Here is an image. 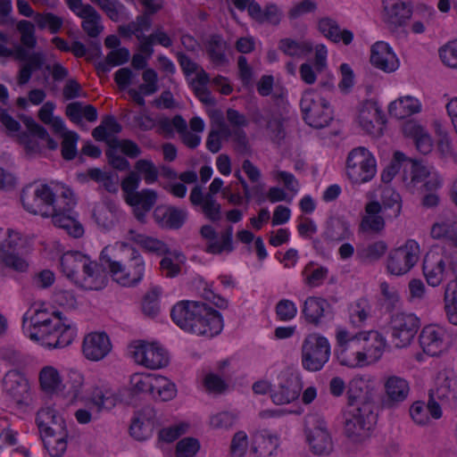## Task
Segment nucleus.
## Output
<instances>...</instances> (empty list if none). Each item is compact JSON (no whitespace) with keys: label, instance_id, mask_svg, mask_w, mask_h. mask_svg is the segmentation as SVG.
Returning <instances> with one entry per match:
<instances>
[{"label":"nucleus","instance_id":"nucleus-57","mask_svg":"<svg viewBox=\"0 0 457 457\" xmlns=\"http://www.w3.org/2000/svg\"><path fill=\"white\" fill-rule=\"evenodd\" d=\"M22 238L19 232L8 229L4 232V238L0 241V254L17 253Z\"/></svg>","mask_w":457,"mask_h":457},{"label":"nucleus","instance_id":"nucleus-59","mask_svg":"<svg viewBox=\"0 0 457 457\" xmlns=\"http://www.w3.org/2000/svg\"><path fill=\"white\" fill-rule=\"evenodd\" d=\"M62 136V155L65 160H73L77 155L79 135L74 131H67Z\"/></svg>","mask_w":457,"mask_h":457},{"label":"nucleus","instance_id":"nucleus-31","mask_svg":"<svg viewBox=\"0 0 457 457\" xmlns=\"http://www.w3.org/2000/svg\"><path fill=\"white\" fill-rule=\"evenodd\" d=\"M76 336V328L71 323H66L62 318V325L54 328L41 344L48 348H63L71 344Z\"/></svg>","mask_w":457,"mask_h":457},{"label":"nucleus","instance_id":"nucleus-28","mask_svg":"<svg viewBox=\"0 0 457 457\" xmlns=\"http://www.w3.org/2000/svg\"><path fill=\"white\" fill-rule=\"evenodd\" d=\"M366 215L361 219L360 230L367 235L379 234L385 228V220L379 213L382 206L378 201H371L365 206Z\"/></svg>","mask_w":457,"mask_h":457},{"label":"nucleus","instance_id":"nucleus-7","mask_svg":"<svg viewBox=\"0 0 457 457\" xmlns=\"http://www.w3.org/2000/svg\"><path fill=\"white\" fill-rule=\"evenodd\" d=\"M376 172L375 157L367 148L359 146L348 154L346 173L353 183H366L374 178Z\"/></svg>","mask_w":457,"mask_h":457},{"label":"nucleus","instance_id":"nucleus-53","mask_svg":"<svg viewBox=\"0 0 457 457\" xmlns=\"http://www.w3.org/2000/svg\"><path fill=\"white\" fill-rule=\"evenodd\" d=\"M370 305L364 299L357 301L350 307V321L356 327H361L367 320L370 313Z\"/></svg>","mask_w":457,"mask_h":457},{"label":"nucleus","instance_id":"nucleus-50","mask_svg":"<svg viewBox=\"0 0 457 457\" xmlns=\"http://www.w3.org/2000/svg\"><path fill=\"white\" fill-rule=\"evenodd\" d=\"M91 399L99 411L112 409L118 401L117 396L109 390L104 391L98 387L93 390Z\"/></svg>","mask_w":457,"mask_h":457},{"label":"nucleus","instance_id":"nucleus-36","mask_svg":"<svg viewBox=\"0 0 457 457\" xmlns=\"http://www.w3.org/2000/svg\"><path fill=\"white\" fill-rule=\"evenodd\" d=\"M278 48L292 57H304L313 51L312 42L304 39L284 38L278 43Z\"/></svg>","mask_w":457,"mask_h":457},{"label":"nucleus","instance_id":"nucleus-39","mask_svg":"<svg viewBox=\"0 0 457 457\" xmlns=\"http://www.w3.org/2000/svg\"><path fill=\"white\" fill-rule=\"evenodd\" d=\"M129 240L137 243L150 253H156L157 255H162L169 253L168 246L163 242L156 238L137 233L132 229L129 231Z\"/></svg>","mask_w":457,"mask_h":457},{"label":"nucleus","instance_id":"nucleus-48","mask_svg":"<svg viewBox=\"0 0 457 457\" xmlns=\"http://www.w3.org/2000/svg\"><path fill=\"white\" fill-rule=\"evenodd\" d=\"M157 200V194L153 189H143L136 194H133L127 203L131 206H139L145 211H150L155 204Z\"/></svg>","mask_w":457,"mask_h":457},{"label":"nucleus","instance_id":"nucleus-1","mask_svg":"<svg viewBox=\"0 0 457 457\" xmlns=\"http://www.w3.org/2000/svg\"><path fill=\"white\" fill-rule=\"evenodd\" d=\"M21 200L29 212L51 218L53 224L68 235L75 238L83 235V227L73 215L76 200L70 188L54 191L46 184H31L23 188Z\"/></svg>","mask_w":457,"mask_h":457},{"label":"nucleus","instance_id":"nucleus-56","mask_svg":"<svg viewBox=\"0 0 457 457\" xmlns=\"http://www.w3.org/2000/svg\"><path fill=\"white\" fill-rule=\"evenodd\" d=\"M1 36L9 38H17L18 44L28 52L29 50L34 49L37 45L34 30H12V34L0 31V37Z\"/></svg>","mask_w":457,"mask_h":457},{"label":"nucleus","instance_id":"nucleus-60","mask_svg":"<svg viewBox=\"0 0 457 457\" xmlns=\"http://www.w3.org/2000/svg\"><path fill=\"white\" fill-rule=\"evenodd\" d=\"M142 79L144 83L138 87V89L145 96L154 95L159 90L158 74L154 69H145L142 73Z\"/></svg>","mask_w":457,"mask_h":457},{"label":"nucleus","instance_id":"nucleus-15","mask_svg":"<svg viewBox=\"0 0 457 457\" xmlns=\"http://www.w3.org/2000/svg\"><path fill=\"white\" fill-rule=\"evenodd\" d=\"M420 344L428 355L439 356L449 347V336L444 328L428 325L420 332Z\"/></svg>","mask_w":457,"mask_h":457},{"label":"nucleus","instance_id":"nucleus-12","mask_svg":"<svg viewBox=\"0 0 457 457\" xmlns=\"http://www.w3.org/2000/svg\"><path fill=\"white\" fill-rule=\"evenodd\" d=\"M305 434L315 454H328L332 451V439L323 419L317 416L309 417L306 420Z\"/></svg>","mask_w":457,"mask_h":457},{"label":"nucleus","instance_id":"nucleus-2","mask_svg":"<svg viewBox=\"0 0 457 457\" xmlns=\"http://www.w3.org/2000/svg\"><path fill=\"white\" fill-rule=\"evenodd\" d=\"M172 320L183 330L207 337L220 333L223 320L220 313L198 301H181L170 312Z\"/></svg>","mask_w":457,"mask_h":457},{"label":"nucleus","instance_id":"nucleus-30","mask_svg":"<svg viewBox=\"0 0 457 457\" xmlns=\"http://www.w3.org/2000/svg\"><path fill=\"white\" fill-rule=\"evenodd\" d=\"M187 218V211L175 206L158 207L154 211V219L157 223L169 229L180 228Z\"/></svg>","mask_w":457,"mask_h":457},{"label":"nucleus","instance_id":"nucleus-46","mask_svg":"<svg viewBox=\"0 0 457 457\" xmlns=\"http://www.w3.org/2000/svg\"><path fill=\"white\" fill-rule=\"evenodd\" d=\"M153 385L152 395L156 399L165 402L171 400L176 395L175 385L164 377L156 376Z\"/></svg>","mask_w":457,"mask_h":457},{"label":"nucleus","instance_id":"nucleus-52","mask_svg":"<svg viewBox=\"0 0 457 457\" xmlns=\"http://www.w3.org/2000/svg\"><path fill=\"white\" fill-rule=\"evenodd\" d=\"M58 317H62V312H48L46 310H36L34 314L31 316H29V313H25L23 316V325L29 320V328H35L43 326L45 324H50L53 322V319H57Z\"/></svg>","mask_w":457,"mask_h":457},{"label":"nucleus","instance_id":"nucleus-61","mask_svg":"<svg viewBox=\"0 0 457 457\" xmlns=\"http://www.w3.org/2000/svg\"><path fill=\"white\" fill-rule=\"evenodd\" d=\"M200 449V443L196 438L185 437L178 442L176 457H194Z\"/></svg>","mask_w":457,"mask_h":457},{"label":"nucleus","instance_id":"nucleus-32","mask_svg":"<svg viewBox=\"0 0 457 457\" xmlns=\"http://www.w3.org/2000/svg\"><path fill=\"white\" fill-rule=\"evenodd\" d=\"M301 390L300 379L295 376H290L271 394V399L276 404L289 403L299 397Z\"/></svg>","mask_w":457,"mask_h":457},{"label":"nucleus","instance_id":"nucleus-58","mask_svg":"<svg viewBox=\"0 0 457 457\" xmlns=\"http://www.w3.org/2000/svg\"><path fill=\"white\" fill-rule=\"evenodd\" d=\"M145 13L137 17L135 29H147L151 26V14L162 8V0H143Z\"/></svg>","mask_w":457,"mask_h":457},{"label":"nucleus","instance_id":"nucleus-11","mask_svg":"<svg viewBox=\"0 0 457 457\" xmlns=\"http://www.w3.org/2000/svg\"><path fill=\"white\" fill-rule=\"evenodd\" d=\"M419 256L420 245L416 241L409 239L403 246L391 251L387 270L393 275H403L417 263Z\"/></svg>","mask_w":457,"mask_h":457},{"label":"nucleus","instance_id":"nucleus-10","mask_svg":"<svg viewBox=\"0 0 457 457\" xmlns=\"http://www.w3.org/2000/svg\"><path fill=\"white\" fill-rule=\"evenodd\" d=\"M419 318L412 313L398 312L391 317L392 342L395 347L409 345L420 328Z\"/></svg>","mask_w":457,"mask_h":457},{"label":"nucleus","instance_id":"nucleus-14","mask_svg":"<svg viewBox=\"0 0 457 457\" xmlns=\"http://www.w3.org/2000/svg\"><path fill=\"white\" fill-rule=\"evenodd\" d=\"M131 355L137 363L151 370L161 369L169 362L165 350L155 344L138 343L133 346Z\"/></svg>","mask_w":457,"mask_h":457},{"label":"nucleus","instance_id":"nucleus-17","mask_svg":"<svg viewBox=\"0 0 457 457\" xmlns=\"http://www.w3.org/2000/svg\"><path fill=\"white\" fill-rule=\"evenodd\" d=\"M385 394L381 400L384 408L393 409L404 402L410 393L409 382L398 376L388 377L384 383Z\"/></svg>","mask_w":457,"mask_h":457},{"label":"nucleus","instance_id":"nucleus-26","mask_svg":"<svg viewBox=\"0 0 457 457\" xmlns=\"http://www.w3.org/2000/svg\"><path fill=\"white\" fill-rule=\"evenodd\" d=\"M92 216L99 228L110 230L119 222L122 212L113 201L105 199L95 206Z\"/></svg>","mask_w":457,"mask_h":457},{"label":"nucleus","instance_id":"nucleus-8","mask_svg":"<svg viewBox=\"0 0 457 457\" xmlns=\"http://www.w3.org/2000/svg\"><path fill=\"white\" fill-rule=\"evenodd\" d=\"M330 345L328 339L318 334L307 336L302 345V364L309 371H319L328 362Z\"/></svg>","mask_w":457,"mask_h":457},{"label":"nucleus","instance_id":"nucleus-42","mask_svg":"<svg viewBox=\"0 0 457 457\" xmlns=\"http://www.w3.org/2000/svg\"><path fill=\"white\" fill-rule=\"evenodd\" d=\"M85 256L80 252H67L63 253L60 259L62 272L69 279H71L74 275H77L78 269L82 267V261Z\"/></svg>","mask_w":457,"mask_h":457},{"label":"nucleus","instance_id":"nucleus-49","mask_svg":"<svg viewBox=\"0 0 457 457\" xmlns=\"http://www.w3.org/2000/svg\"><path fill=\"white\" fill-rule=\"evenodd\" d=\"M21 119L24 125L27 127L28 130L34 136L38 137L41 139H46L47 142V147L51 150H54L57 148L58 144L55 140L49 137L46 129L37 123L33 118L21 115Z\"/></svg>","mask_w":457,"mask_h":457},{"label":"nucleus","instance_id":"nucleus-9","mask_svg":"<svg viewBox=\"0 0 457 457\" xmlns=\"http://www.w3.org/2000/svg\"><path fill=\"white\" fill-rule=\"evenodd\" d=\"M337 357L341 365L350 368L366 365L358 334L350 336L347 330L340 329L337 333Z\"/></svg>","mask_w":457,"mask_h":457},{"label":"nucleus","instance_id":"nucleus-27","mask_svg":"<svg viewBox=\"0 0 457 457\" xmlns=\"http://www.w3.org/2000/svg\"><path fill=\"white\" fill-rule=\"evenodd\" d=\"M370 62L386 72L395 71L399 66L396 55L388 44L383 41L377 42L371 46Z\"/></svg>","mask_w":457,"mask_h":457},{"label":"nucleus","instance_id":"nucleus-16","mask_svg":"<svg viewBox=\"0 0 457 457\" xmlns=\"http://www.w3.org/2000/svg\"><path fill=\"white\" fill-rule=\"evenodd\" d=\"M454 262L449 256L430 252L426 254L423 261V273L427 282L432 287H437L445 279L446 267L452 266Z\"/></svg>","mask_w":457,"mask_h":457},{"label":"nucleus","instance_id":"nucleus-64","mask_svg":"<svg viewBox=\"0 0 457 457\" xmlns=\"http://www.w3.org/2000/svg\"><path fill=\"white\" fill-rule=\"evenodd\" d=\"M442 62L451 68H457V39L449 42L440 49Z\"/></svg>","mask_w":457,"mask_h":457},{"label":"nucleus","instance_id":"nucleus-37","mask_svg":"<svg viewBox=\"0 0 457 457\" xmlns=\"http://www.w3.org/2000/svg\"><path fill=\"white\" fill-rule=\"evenodd\" d=\"M278 446V437L266 431L256 433L253 439V451L261 457H269L273 454Z\"/></svg>","mask_w":457,"mask_h":457},{"label":"nucleus","instance_id":"nucleus-45","mask_svg":"<svg viewBox=\"0 0 457 457\" xmlns=\"http://www.w3.org/2000/svg\"><path fill=\"white\" fill-rule=\"evenodd\" d=\"M350 236L349 226L346 222L340 219H331L328 222L327 228L324 232V237L329 241H341Z\"/></svg>","mask_w":457,"mask_h":457},{"label":"nucleus","instance_id":"nucleus-22","mask_svg":"<svg viewBox=\"0 0 457 457\" xmlns=\"http://www.w3.org/2000/svg\"><path fill=\"white\" fill-rule=\"evenodd\" d=\"M358 120L362 129L370 135L381 134V125L384 123L382 112L378 104L372 101H367L359 111Z\"/></svg>","mask_w":457,"mask_h":457},{"label":"nucleus","instance_id":"nucleus-44","mask_svg":"<svg viewBox=\"0 0 457 457\" xmlns=\"http://www.w3.org/2000/svg\"><path fill=\"white\" fill-rule=\"evenodd\" d=\"M444 300L450 322L457 325V281L451 280L447 283Z\"/></svg>","mask_w":457,"mask_h":457},{"label":"nucleus","instance_id":"nucleus-19","mask_svg":"<svg viewBox=\"0 0 457 457\" xmlns=\"http://www.w3.org/2000/svg\"><path fill=\"white\" fill-rule=\"evenodd\" d=\"M200 235L203 238L210 240L205 249L209 253L220 254L223 252L231 253L234 250L232 226H228L220 233V241H213L217 238L218 235L211 225L202 226Z\"/></svg>","mask_w":457,"mask_h":457},{"label":"nucleus","instance_id":"nucleus-13","mask_svg":"<svg viewBox=\"0 0 457 457\" xmlns=\"http://www.w3.org/2000/svg\"><path fill=\"white\" fill-rule=\"evenodd\" d=\"M0 56H13L16 60L26 62L32 72L40 70L46 62L43 52H29L18 44L17 38L0 37Z\"/></svg>","mask_w":457,"mask_h":457},{"label":"nucleus","instance_id":"nucleus-34","mask_svg":"<svg viewBox=\"0 0 457 457\" xmlns=\"http://www.w3.org/2000/svg\"><path fill=\"white\" fill-rule=\"evenodd\" d=\"M420 102L411 96H404L394 101L388 107V112L392 117L396 119H404L420 111Z\"/></svg>","mask_w":457,"mask_h":457},{"label":"nucleus","instance_id":"nucleus-38","mask_svg":"<svg viewBox=\"0 0 457 457\" xmlns=\"http://www.w3.org/2000/svg\"><path fill=\"white\" fill-rule=\"evenodd\" d=\"M227 43L219 35H212L207 41L206 51L207 54L216 66H221L228 63L226 56Z\"/></svg>","mask_w":457,"mask_h":457},{"label":"nucleus","instance_id":"nucleus-25","mask_svg":"<svg viewBox=\"0 0 457 457\" xmlns=\"http://www.w3.org/2000/svg\"><path fill=\"white\" fill-rule=\"evenodd\" d=\"M83 265L78 269L77 275L71 278V281L79 287L86 289L96 290L100 288V267L86 255L82 261Z\"/></svg>","mask_w":457,"mask_h":457},{"label":"nucleus","instance_id":"nucleus-47","mask_svg":"<svg viewBox=\"0 0 457 457\" xmlns=\"http://www.w3.org/2000/svg\"><path fill=\"white\" fill-rule=\"evenodd\" d=\"M382 210H392V216L396 218L401 212V196L392 187L386 186L381 192Z\"/></svg>","mask_w":457,"mask_h":457},{"label":"nucleus","instance_id":"nucleus-43","mask_svg":"<svg viewBox=\"0 0 457 457\" xmlns=\"http://www.w3.org/2000/svg\"><path fill=\"white\" fill-rule=\"evenodd\" d=\"M283 17L281 9L274 4H269L264 8L259 4V10L253 13L252 19L260 23H268L272 26L278 25Z\"/></svg>","mask_w":457,"mask_h":457},{"label":"nucleus","instance_id":"nucleus-29","mask_svg":"<svg viewBox=\"0 0 457 457\" xmlns=\"http://www.w3.org/2000/svg\"><path fill=\"white\" fill-rule=\"evenodd\" d=\"M384 19L394 26H403L411 18V6L401 0H383Z\"/></svg>","mask_w":457,"mask_h":457},{"label":"nucleus","instance_id":"nucleus-23","mask_svg":"<svg viewBox=\"0 0 457 457\" xmlns=\"http://www.w3.org/2000/svg\"><path fill=\"white\" fill-rule=\"evenodd\" d=\"M366 365L377 361L383 354L386 340L378 331L358 333Z\"/></svg>","mask_w":457,"mask_h":457},{"label":"nucleus","instance_id":"nucleus-40","mask_svg":"<svg viewBox=\"0 0 457 457\" xmlns=\"http://www.w3.org/2000/svg\"><path fill=\"white\" fill-rule=\"evenodd\" d=\"M431 236L436 239L445 238L457 246V220L435 223L431 228Z\"/></svg>","mask_w":457,"mask_h":457},{"label":"nucleus","instance_id":"nucleus-51","mask_svg":"<svg viewBox=\"0 0 457 457\" xmlns=\"http://www.w3.org/2000/svg\"><path fill=\"white\" fill-rule=\"evenodd\" d=\"M154 375L146 373H135L130 377V386L135 393L153 394V387L155 380Z\"/></svg>","mask_w":457,"mask_h":457},{"label":"nucleus","instance_id":"nucleus-55","mask_svg":"<svg viewBox=\"0 0 457 457\" xmlns=\"http://www.w3.org/2000/svg\"><path fill=\"white\" fill-rule=\"evenodd\" d=\"M17 441V431L11 421L7 417H0V449L4 445H15Z\"/></svg>","mask_w":457,"mask_h":457},{"label":"nucleus","instance_id":"nucleus-63","mask_svg":"<svg viewBox=\"0 0 457 457\" xmlns=\"http://www.w3.org/2000/svg\"><path fill=\"white\" fill-rule=\"evenodd\" d=\"M154 425L152 423H145L141 420L134 419L130 425V435L138 441H144L149 438L154 432Z\"/></svg>","mask_w":457,"mask_h":457},{"label":"nucleus","instance_id":"nucleus-20","mask_svg":"<svg viewBox=\"0 0 457 457\" xmlns=\"http://www.w3.org/2000/svg\"><path fill=\"white\" fill-rule=\"evenodd\" d=\"M112 350V344L104 332H92L83 340L82 352L90 361L104 359Z\"/></svg>","mask_w":457,"mask_h":457},{"label":"nucleus","instance_id":"nucleus-62","mask_svg":"<svg viewBox=\"0 0 457 457\" xmlns=\"http://www.w3.org/2000/svg\"><path fill=\"white\" fill-rule=\"evenodd\" d=\"M135 168L137 172L142 173L146 184H153L158 179V170L154 162L150 160H138Z\"/></svg>","mask_w":457,"mask_h":457},{"label":"nucleus","instance_id":"nucleus-6","mask_svg":"<svg viewBox=\"0 0 457 457\" xmlns=\"http://www.w3.org/2000/svg\"><path fill=\"white\" fill-rule=\"evenodd\" d=\"M300 106L303 120L312 128H324L332 120V111L328 102L313 90L303 93Z\"/></svg>","mask_w":457,"mask_h":457},{"label":"nucleus","instance_id":"nucleus-35","mask_svg":"<svg viewBox=\"0 0 457 457\" xmlns=\"http://www.w3.org/2000/svg\"><path fill=\"white\" fill-rule=\"evenodd\" d=\"M65 113L74 123L80 124L82 117L87 121L94 122L97 120V110L91 104L83 105L81 102H73L66 106Z\"/></svg>","mask_w":457,"mask_h":457},{"label":"nucleus","instance_id":"nucleus-18","mask_svg":"<svg viewBox=\"0 0 457 457\" xmlns=\"http://www.w3.org/2000/svg\"><path fill=\"white\" fill-rule=\"evenodd\" d=\"M3 391L17 404L27 403L30 396L28 379L16 370H10L4 375Z\"/></svg>","mask_w":457,"mask_h":457},{"label":"nucleus","instance_id":"nucleus-21","mask_svg":"<svg viewBox=\"0 0 457 457\" xmlns=\"http://www.w3.org/2000/svg\"><path fill=\"white\" fill-rule=\"evenodd\" d=\"M430 396H436L443 403L457 402V375L452 370L440 371L436 378V387L431 391Z\"/></svg>","mask_w":457,"mask_h":457},{"label":"nucleus","instance_id":"nucleus-54","mask_svg":"<svg viewBox=\"0 0 457 457\" xmlns=\"http://www.w3.org/2000/svg\"><path fill=\"white\" fill-rule=\"evenodd\" d=\"M238 420L236 412L221 411L212 415L210 419V425L214 429H230Z\"/></svg>","mask_w":457,"mask_h":457},{"label":"nucleus","instance_id":"nucleus-41","mask_svg":"<svg viewBox=\"0 0 457 457\" xmlns=\"http://www.w3.org/2000/svg\"><path fill=\"white\" fill-rule=\"evenodd\" d=\"M39 381L40 386L45 392L55 393L62 389L59 372L51 366L42 369L39 373Z\"/></svg>","mask_w":457,"mask_h":457},{"label":"nucleus","instance_id":"nucleus-3","mask_svg":"<svg viewBox=\"0 0 457 457\" xmlns=\"http://www.w3.org/2000/svg\"><path fill=\"white\" fill-rule=\"evenodd\" d=\"M102 266L108 269L119 284L130 287L141 281L145 262L138 252L126 243H116L104 248L101 253Z\"/></svg>","mask_w":457,"mask_h":457},{"label":"nucleus","instance_id":"nucleus-4","mask_svg":"<svg viewBox=\"0 0 457 457\" xmlns=\"http://www.w3.org/2000/svg\"><path fill=\"white\" fill-rule=\"evenodd\" d=\"M36 423L44 446L50 456H62L67 450L70 438L63 417L54 409L45 407L37 412Z\"/></svg>","mask_w":457,"mask_h":457},{"label":"nucleus","instance_id":"nucleus-33","mask_svg":"<svg viewBox=\"0 0 457 457\" xmlns=\"http://www.w3.org/2000/svg\"><path fill=\"white\" fill-rule=\"evenodd\" d=\"M330 308L328 302L321 297L310 296L303 303V314L308 323L318 326L324 313Z\"/></svg>","mask_w":457,"mask_h":457},{"label":"nucleus","instance_id":"nucleus-5","mask_svg":"<svg viewBox=\"0 0 457 457\" xmlns=\"http://www.w3.org/2000/svg\"><path fill=\"white\" fill-rule=\"evenodd\" d=\"M374 403L364 401L361 405H348L343 412L345 436L354 445H361L370 437L377 421Z\"/></svg>","mask_w":457,"mask_h":457},{"label":"nucleus","instance_id":"nucleus-24","mask_svg":"<svg viewBox=\"0 0 457 457\" xmlns=\"http://www.w3.org/2000/svg\"><path fill=\"white\" fill-rule=\"evenodd\" d=\"M190 202L195 206H200L204 215L212 222L221 220V205L215 196L204 195L200 186H195L189 196Z\"/></svg>","mask_w":457,"mask_h":457}]
</instances>
